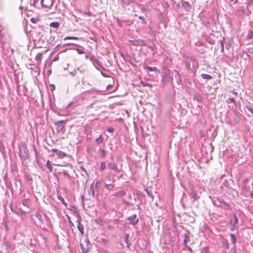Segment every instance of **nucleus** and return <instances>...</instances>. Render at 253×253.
<instances>
[{
    "label": "nucleus",
    "mask_w": 253,
    "mask_h": 253,
    "mask_svg": "<svg viewBox=\"0 0 253 253\" xmlns=\"http://www.w3.org/2000/svg\"><path fill=\"white\" fill-rule=\"evenodd\" d=\"M130 42L133 45L139 46L138 40H131Z\"/></svg>",
    "instance_id": "obj_33"
},
{
    "label": "nucleus",
    "mask_w": 253,
    "mask_h": 253,
    "mask_svg": "<svg viewBox=\"0 0 253 253\" xmlns=\"http://www.w3.org/2000/svg\"><path fill=\"white\" fill-rule=\"evenodd\" d=\"M184 62L185 63V67L187 70L195 74V72L194 70H193L194 68L193 67H191L190 62L189 60H185Z\"/></svg>",
    "instance_id": "obj_10"
},
{
    "label": "nucleus",
    "mask_w": 253,
    "mask_h": 253,
    "mask_svg": "<svg viewBox=\"0 0 253 253\" xmlns=\"http://www.w3.org/2000/svg\"><path fill=\"white\" fill-rule=\"evenodd\" d=\"M35 216L36 217L38 220V223L39 224V225L41 226L42 225H43L44 223V220L42 217V216L39 213L37 212L35 214Z\"/></svg>",
    "instance_id": "obj_9"
},
{
    "label": "nucleus",
    "mask_w": 253,
    "mask_h": 253,
    "mask_svg": "<svg viewBox=\"0 0 253 253\" xmlns=\"http://www.w3.org/2000/svg\"><path fill=\"white\" fill-rule=\"evenodd\" d=\"M129 234H126L125 237V242L127 245V247L128 248H129V244L128 243V239H129Z\"/></svg>",
    "instance_id": "obj_25"
},
{
    "label": "nucleus",
    "mask_w": 253,
    "mask_h": 253,
    "mask_svg": "<svg viewBox=\"0 0 253 253\" xmlns=\"http://www.w3.org/2000/svg\"><path fill=\"white\" fill-rule=\"evenodd\" d=\"M140 84L143 86H148V87H153V85L152 84L148 83L146 81H141L140 82Z\"/></svg>",
    "instance_id": "obj_22"
},
{
    "label": "nucleus",
    "mask_w": 253,
    "mask_h": 253,
    "mask_svg": "<svg viewBox=\"0 0 253 253\" xmlns=\"http://www.w3.org/2000/svg\"><path fill=\"white\" fill-rule=\"evenodd\" d=\"M58 59H59V56H58V55H57L54 57V58L53 59V61H57Z\"/></svg>",
    "instance_id": "obj_60"
},
{
    "label": "nucleus",
    "mask_w": 253,
    "mask_h": 253,
    "mask_svg": "<svg viewBox=\"0 0 253 253\" xmlns=\"http://www.w3.org/2000/svg\"><path fill=\"white\" fill-rule=\"evenodd\" d=\"M148 48L150 49L152 51H153L155 49V46L154 45H149V46H148Z\"/></svg>",
    "instance_id": "obj_57"
},
{
    "label": "nucleus",
    "mask_w": 253,
    "mask_h": 253,
    "mask_svg": "<svg viewBox=\"0 0 253 253\" xmlns=\"http://www.w3.org/2000/svg\"><path fill=\"white\" fill-rule=\"evenodd\" d=\"M194 97L198 102H201L203 100V97L197 93L195 94Z\"/></svg>",
    "instance_id": "obj_24"
},
{
    "label": "nucleus",
    "mask_w": 253,
    "mask_h": 253,
    "mask_svg": "<svg viewBox=\"0 0 253 253\" xmlns=\"http://www.w3.org/2000/svg\"><path fill=\"white\" fill-rule=\"evenodd\" d=\"M253 37V32L252 31H250L247 35L248 39H251Z\"/></svg>",
    "instance_id": "obj_42"
},
{
    "label": "nucleus",
    "mask_w": 253,
    "mask_h": 253,
    "mask_svg": "<svg viewBox=\"0 0 253 253\" xmlns=\"http://www.w3.org/2000/svg\"><path fill=\"white\" fill-rule=\"evenodd\" d=\"M218 42L220 43V46L221 48V52H223L224 51V42L223 40H219Z\"/></svg>",
    "instance_id": "obj_31"
},
{
    "label": "nucleus",
    "mask_w": 253,
    "mask_h": 253,
    "mask_svg": "<svg viewBox=\"0 0 253 253\" xmlns=\"http://www.w3.org/2000/svg\"><path fill=\"white\" fill-rule=\"evenodd\" d=\"M146 192H147V194H148V196H149V197H150L151 198H153V196L152 195V194H150V193H149V192L148 190H146Z\"/></svg>",
    "instance_id": "obj_63"
},
{
    "label": "nucleus",
    "mask_w": 253,
    "mask_h": 253,
    "mask_svg": "<svg viewBox=\"0 0 253 253\" xmlns=\"http://www.w3.org/2000/svg\"><path fill=\"white\" fill-rule=\"evenodd\" d=\"M5 151V148L2 142L0 140V152L3 153Z\"/></svg>",
    "instance_id": "obj_34"
},
{
    "label": "nucleus",
    "mask_w": 253,
    "mask_h": 253,
    "mask_svg": "<svg viewBox=\"0 0 253 253\" xmlns=\"http://www.w3.org/2000/svg\"><path fill=\"white\" fill-rule=\"evenodd\" d=\"M84 14L87 15L88 16H90L92 15L91 12L90 11H85L84 12Z\"/></svg>",
    "instance_id": "obj_55"
},
{
    "label": "nucleus",
    "mask_w": 253,
    "mask_h": 253,
    "mask_svg": "<svg viewBox=\"0 0 253 253\" xmlns=\"http://www.w3.org/2000/svg\"><path fill=\"white\" fill-rule=\"evenodd\" d=\"M134 0H127V4H130V3H134Z\"/></svg>",
    "instance_id": "obj_62"
},
{
    "label": "nucleus",
    "mask_w": 253,
    "mask_h": 253,
    "mask_svg": "<svg viewBox=\"0 0 253 253\" xmlns=\"http://www.w3.org/2000/svg\"><path fill=\"white\" fill-rule=\"evenodd\" d=\"M19 156L21 160H26L29 158L30 155L27 147L22 146L19 149Z\"/></svg>",
    "instance_id": "obj_1"
},
{
    "label": "nucleus",
    "mask_w": 253,
    "mask_h": 253,
    "mask_svg": "<svg viewBox=\"0 0 253 253\" xmlns=\"http://www.w3.org/2000/svg\"><path fill=\"white\" fill-rule=\"evenodd\" d=\"M64 121H59L54 122V125L56 126V130L57 131H60L64 127Z\"/></svg>",
    "instance_id": "obj_7"
},
{
    "label": "nucleus",
    "mask_w": 253,
    "mask_h": 253,
    "mask_svg": "<svg viewBox=\"0 0 253 253\" xmlns=\"http://www.w3.org/2000/svg\"><path fill=\"white\" fill-rule=\"evenodd\" d=\"M58 199L62 202L63 204L64 205H67V204L65 203L63 198L61 195H58Z\"/></svg>",
    "instance_id": "obj_40"
},
{
    "label": "nucleus",
    "mask_w": 253,
    "mask_h": 253,
    "mask_svg": "<svg viewBox=\"0 0 253 253\" xmlns=\"http://www.w3.org/2000/svg\"><path fill=\"white\" fill-rule=\"evenodd\" d=\"M81 250H82L83 253H88V250L87 249H86L82 245H81Z\"/></svg>",
    "instance_id": "obj_44"
},
{
    "label": "nucleus",
    "mask_w": 253,
    "mask_h": 253,
    "mask_svg": "<svg viewBox=\"0 0 253 253\" xmlns=\"http://www.w3.org/2000/svg\"><path fill=\"white\" fill-rule=\"evenodd\" d=\"M230 237L232 244H233V245H235L236 243V237L235 235L232 233H230Z\"/></svg>",
    "instance_id": "obj_21"
},
{
    "label": "nucleus",
    "mask_w": 253,
    "mask_h": 253,
    "mask_svg": "<svg viewBox=\"0 0 253 253\" xmlns=\"http://www.w3.org/2000/svg\"><path fill=\"white\" fill-rule=\"evenodd\" d=\"M223 244L225 246L227 249H229V244L228 243V241L227 240L223 239Z\"/></svg>",
    "instance_id": "obj_48"
},
{
    "label": "nucleus",
    "mask_w": 253,
    "mask_h": 253,
    "mask_svg": "<svg viewBox=\"0 0 253 253\" xmlns=\"http://www.w3.org/2000/svg\"><path fill=\"white\" fill-rule=\"evenodd\" d=\"M42 53L41 52L38 53L35 57V60L39 62H41L42 58Z\"/></svg>",
    "instance_id": "obj_17"
},
{
    "label": "nucleus",
    "mask_w": 253,
    "mask_h": 253,
    "mask_svg": "<svg viewBox=\"0 0 253 253\" xmlns=\"http://www.w3.org/2000/svg\"><path fill=\"white\" fill-rule=\"evenodd\" d=\"M89 192V193L91 194L92 196L93 197H94V189L93 188V184H92L91 185V186H90Z\"/></svg>",
    "instance_id": "obj_38"
},
{
    "label": "nucleus",
    "mask_w": 253,
    "mask_h": 253,
    "mask_svg": "<svg viewBox=\"0 0 253 253\" xmlns=\"http://www.w3.org/2000/svg\"><path fill=\"white\" fill-rule=\"evenodd\" d=\"M231 251L233 252V253H236V248L235 245H233V247L231 248Z\"/></svg>",
    "instance_id": "obj_53"
},
{
    "label": "nucleus",
    "mask_w": 253,
    "mask_h": 253,
    "mask_svg": "<svg viewBox=\"0 0 253 253\" xmlns=\"http://www.w3.org/2000/svg\"><path fill=\"white\" fill-rule=\"evenodd\" d=\"M46 167L49 169L50 171H52V166L51 165L50 162V161L49 160H48L46 162Z\"/></svg>",
    "instance_id": "obj_35"
},
{
    "label": "nucleus",
    "mask_w": 253,
    "mask_h": 253,
    "mask_svg": "<svg viewBox=\"0 0 253 253\" xmlns=\"http://www.w3.org/2000/svg\"><path fill=\"white\" fill-rule=\"evenodd\" d=\"M59 25L60 23L58 22H52L50 24V26L55 29H58Z\"/></svg>",
    "instance_id": "obj_18"
},
{
    "label": "nucleus",
    "mask_w": 253,
    "mask_h": 253,
    "mask_svg": "<svg viewBox=\"0 0 253 253\" xmlns=\"http://www.w3.org/2000/svg\"><path fill=\"white\" fill-rule=\"evenodd\" d=\"M15 213L16 212L14 211ZM16 213L18 215H23L26 214V211L22 210L21 209H18V211H17Z\"/></svg>",
    "instance_id": "obj_30"
},
{
    "label": "nucleus",
    "mask_w": 253,
    "mask_h": 253,
    "mask_svg": "<svg viewBox=\"0 0 253 253\" xmlns=\"http://www.w3.org/2000/svg\"><path fill=\"white\" fill-rule=\"evenodd\" d=\"M245 108L247 109L252 115H253V104L250 102H248L246 104Z\"/></svg>",
    "instance_id": "obj_13"
},
{
    "label": "nucleus",
    "mask_w": 253,
    "mask_h": 253,
    "mask_svg": "<svg viewBox=\"0 0 253 253\" xmlns=\"http://www.w3.org/2000/svg\"><path fill=\"white\" fill-rule=\"evenodd\" d=\"M80 46L81 47V46ZM76 50H77V52L78 53V54H82L84 53V51L83 48L82 47L81 48H77Z\"/></svg>",
    "instance_id": "obj_43"
},
{
    "label": "nucleus",
    "mask_w": 253,
    "mask_h": 253,
    "mask_svg": "<svg viewBox=\"0 0 253 253\" xmlns=\"http://www.w3.org/2000/svg\"><path fill=\"white\" fill-rule=\"evenodd\" d=\"M51 151L55 153L59 159H63L67 156L65 153L57 149H52Z\"/></svg>",
    "instance_id": "obj_3"
},
{
    "label": "nucleus",
    "mask_w": 253,
    "mask_h": 253,
    "mask_svg": "<svg viewBox=\"0 0 253 253\" xmlns=\"http://www.w3.org/2000/svg\"><path fill=\"white\" fill-rule=\"evenodd\" d=\"M40 3L42 7L49 8L52 6L53 0H41Z\"/></svg>",
    "instance_id": "obj_6"
},
{
    "label": "nucleus",
    "mask_w": 253,
    "mask_h": 253,
    "mask_svg": "<svg viewBox=\"0 0 253 253\" xmlns=\"http://www.w3.org/2000/svg\"><path fill=\"white\" fill-rule=\"evenodd\" d=\"M79 38L78 37H66L64 39V40H78Z\"/></svg>",
    "instance_id": "obj_41"
},
{
    "label": "nucleus",
    "mask_w": 253,
    "mask_h": 253,
    "mask_svg": "<svg viewBox=\"0 0 253 253\" xmlns=\"http://www.w3.org/2000/svg\"><path fill=\"white\" fill-rule=\"evenodd\" d=\"M184 236H185V239H184V244H186V243H187V241H188V240L189 241V239H188V238L187 237H186V235H185V234H184Z\"/></svg>",
    "instance_id": "obj_58"
},
{
    "label": "nucleus",
    "mask_w": 253,
    "mask_h": 253,
    "mask_svg": "<svg viewBox=\"0 0 253 253\" xmlns=\"http://www.w3.org/2000/svg\"><path fill=\"white\" fill-rule=\"evenodd\" d=\"M106 164L104 162H102L100 164V170L103 171L106 169Z\"/></svg>",
    "instance_id": "obj_32"
},
{
    "label": "nucleus",
    "mask_w": 253,
    "mask_h": 253,
    "mask_svg": "<svg viewBox=\"0 0 253 253\" xmlns=\"http://www.w3.org/2000/svg\"><path fill=\"white\" fill-rule=\"evenodd\" d=\"M51 74V69H49L47 70V74L48 76H49Z\"/></svg>",
    "instance_id": "obj_61"
},
{
    "label": "nucleus",
    "mask_w": 253,
    "mask_h": 253,
    "mask_svg": "<svg viewBox=\"0 0 253 253\" xmlns=\"http://www.w3.org/2000/svg\"><path fill=\"white\" fill-rule=\"evenodd\" d=\"M218 201L220 203V205H219L218 206L222 208L225 210L229 209V206L226 202L223 201L222 200H218Z\"/></svg>",
    "instance_id": "obj_11"
},
{
    "label": "nucleus",
    "mask_w": 253,
    "mask_h": 253,
    "mask_svg": "<svg viewBox=\"0 0 253 253\" xmlns=\"http://www.w3.org/2000/svg\"><path fill=\"white\" fill-rule=\"evenodd\" d=\"M226 102L228 104H230L231 103H234V104H236V102L234 100L233 98H230L226 100Z\"/></svg>",
    "instance_id": "obj_39"
},
{
    "label": "nucleus",
    "mask_w": 253,
    "mask_h": 253,
    "mask_svg": "<svg viewBox=\"0 0 253 253\" xmlns=\"http://www.w3.org/2000/svg\"><path fill=\"white\" fill-rule=\"evenodd\" d=\"M190 195L191 198L192 199H193L194 201H195L198 198H199V197L198 196L197 193L195 191L192 192L190 194Z\"/></svg>",
    "instance_id": "obj_19"
},
{
    "label": "nucleus",
    "mask_w": 253,
    "mask_h": 253,
    "mask_svg": "<svg viewBox=\"0 0 253 253\" xmlns=\"http://www.w3.org/2000/svg\"><path fill=\"white\" fill-rule=\"evenodd\" d=\"M105 187L107 190L111 191L112 190L114 187V185L112 184H105Z\"/></svg>",
    "instance_id": "obj_23"
},
{
    "label": "nucleus",
    "mask_w": 253,
    "mask_h": 253,
    "mask_svg": "<svg viewBox=\"0 0 253 253\" xmlns=\"http://www.w3.org/2000/svg\"><path fill=\"white\" fill-rule=\"evenodd\" d=\"M81 216L79 215H77V219L76 222L78 223L77 228L81 234L83 235L84 234V225L81 223Z\"/></svg>",
    "instance_id": "obj_5"
},
{
    "label": "nucleus",
    "mask_w": 253,
    "mask_h": 253,
    "mask_svg": "<svg viewBox=\"0 0 253 253\" xmlns=\"http://www.w3.org/2000/svg\"><path fill=\"white\" fill-rule=\"evenodd\" d=\"M125 195H126V192L124 190L119 191V192H117L113 194L114 196H115L116 197H121Z\"/></svg>",
    "instance_id": "obj_16"
},
{
    "label": "nucleus",
    "mask_w": 253,
    "mask_h": 253,
    "mask_svg": "<svg viewBox=\"0 0 253 253\" xmlns=\"http://www.w3.org/2000/svg\"><path fill=\"white\" fill-rule=\"evenodd\" d=\"M236 225H235L231 224V227L230 230L231 231H234L236 228Z\"/></svg>",
    "instance_id": "obj_59"
},
{
    "label": "nucleus",
    "mask_w": 253,
    "mask_h": 253,
    "mask_svg": "<svg viewBox=\"0 0 253 253\" xmlns=\"http://www.w3.org/2000/svg\"><path fill=\"white\" fill-rule=\"evenodd\" d=\"M70 75H71L73 76H75L77 75V72L76 70H74L73 72H70Z\"/></svg>",
    "instance_id": "obj_54"
},
{
    "label": "nucleus",
    "mask_w": 253,
    "mask_h": 253,
    "mask_svg": "<svg viewBox=\"0 0 253 253\" xmlns=\"http://www.w3.org/2000/svg\"><path fill=\"white\" fill-rule=\"evenodd\" d=\"M138 18L141 20L142 21V23L143 24H144L145 25H146L147 24V22L145 20V18L144 17L142 16H138Z\"/></svg>",
    "instance_id": "obj_36"
},
{
    "label": "nucleus",
    "mask_w": 253,
    "mask_h": 253,
    "mask_svg": "<svg viewBox=\"0 0 253 253\" xmlns=\"http://www.w3.org/2000/svg\"><path fill=\"white\" fill-rule=\"evenodd\" d=\"M139 46V45H146L145 41L143 40H138Z\"/></svg>",
    "instance_id": "obj_45"
},
{
    "label": "nucleus",
    "mask_w": 253,
    "mask_h": 253,
    "mask_svg": "<svg viewBox=\"0 0 253 253\" xmlns=\"http://www.w3.org/2000/svg\"><path fill=\"white\" fill-rule=\"evenodd\" d=\"M107 130L108 132H112L114 131V129L113 127H108L107 129Z\"/></svg>",
    "instance_id": "obj_51"
},
{
    "label": "nucleus",
    "mask_w": 253,
    "mask_h": 253,
    "mask_svg": "<svg viewBox=\"0 0 253 253\" xmlns=\"http://www.w3.org/2000/svg\"><path fill=\"white\" fill-rule=\"evenodd\" d=\"M40 0H30V3L34 6H37Z\"/></svg>",
    "instance_id": "obj_27"
},
{
    "label": "nucleus",
    "mask_w": 253,
    "mask_h": 253,
    "mask_svg": "<svg viewBox=\"0 0 253 253\" xmlns=\"http://www.w3.org/2000/svg\"><path fill=\"white\" fill-rule=\"evenodd\" d=\"M22 204L24 206L26 207L29 208V206L31 204V202L29 200V197H28L27 198H24L22 201Z\"/></svg>",
    "instance_id": "obj_14"
},
{
    "label": "nucleus",
    "mask_w": 253,
    "mask_h": 253,
    "mask_svg": "<svg viewBox=\"0 0 253 253\" xmlns=\"http://www.w3.org/2000/svg\"><path fill=\"white\" fill-rule=\"evenodd\" d=\"M103 138L102 135H100L99 137L95 139V142L98 144H99L103 142Z\"/></svg>",
    "instance_id": "obj_26"
},
{
    "label": "nucleus",
    "mask_w": 253,
    "mask_h": 253,
    "mask_svg": "<svg viewBox=\"0 0 253 253\" xmlns=\"http://www.w3.org/2000/svg\"><path fill=\"white\" fill-rule=\"evenodd\" d=\"M51 64L52 62L51 61H46L44 65V68H49L51 66Z\"/></svg>",
    "instance_id": "obj_47"
},
{
    "label": "nucleus",
    "mask_w": 253,
    "mask_h": 253,
    "mask_svg": "<svg viewBox=\"0 0 253 253\" xmlns=\"http://www.w3.org/2000/svg\"><path fill=\"white\" fill-rule=\"evenodd\" d=\"M186 58L188 59L187 60H190L192 62V67L196 70L199 67V64L197 59L194 56H186Z\"/></svg>",
    "instance_id": "obj_2"
},
{
    "label": "nucleus",
    "mask_w": 253,
    "mask_h": 253,
    "mask_svg": "<svg viewBox=\"0 0 253 253\" xmlns=\"http://www.w3.org/2000/svg\"><path fill=\"white\" fill-rule=\"evenodd\" d=\"M127 220L129 221V223L132 225H135L137 224L139 219L137 217L136 214H134L127 218Z\"/></svg>",
    "instance_id": "obj_4"
},
{
    "label": "nucleus",
    "mask_w": 253,
    "mask_h": 253,
    "mask_svg": "<svg viewBox=\"0 0 253 253\" xmlns=\"http://www.w3.org/2000/svg\"><path fill=\"white\" fill-rule=\"evenodd\" d=\"M3 244L6 247V249L13 250L14 248V246L8 241H4Z\"/></svg>",
    "instance_id": "obj_12"
},
{
    "label": "nucleus",
    "mask_w": 253,
    "mask_h": 253,
    "mask_svg": "<svg viewBox=\"0 0 253 253\" xmlns=\"http://www.w3.org/2000/svg\"><path fill=\"white\" fill-rule=\"evenodd\" d=\"M20 196L23 197V198H27L28 197H27L26 196V194L25 193V192L23 191H21L20 192Z\"/></svg>",
    "instance_id": "obj_49"
},
{
    "label": "nucleus",
    "mask_w": 253,
    "mask_h": 253,
    "mask_svg": "<svg viewBox=\"0 0 253 253\" xmlns=\"http://www.w3.org/2000/svg\"><path fill=\"white\" fill-rule=\"evenodd\" d=\"M30 21H31V22L32 23L35 24L38 21H40V19L39 18H34V17H32V18H31Z\"/></svg>",
    "instance_id": "obj_37"
},
{
    "label": "nucleus",
    "mask_w": 253,
    "mask_h": 253,
    "mask_svg": "<svg viewBox=\"0 0 253 253\" xmlns=\"http://www.w3.org/2000/svg\"><path fill=\"white\" fill-rule=\"evenodd\" d=\"M108 167L110 169L114 170L116 172H120V169L118 168L117 166L114 163H110L108 164Z\"/></svg>",
    "instance_id": "obj_15"
},
{
    "label": "nucleus",
    "mask_w": 253,
    "mask_h": 253,
    "mask_svg": "<svg viewBox=\"0 0 253 253\" xmlns=\"http://www.w3.org/2000/svg\"><path fill=\"white\" fill-rule=\"evenodd\" d=\"M203 250L205 253H208V248H203Z\"/></svg>",
    "instance_id": "obj_64"
},
{
    "label": "nucleus",
    "mask_w": 253,
    "mask_h": 253,
    "mask_svg": "<svg viewBox=\"0 0 253 253\" xmlns=\"http://www.w3.org/2000/svg\"><path fill=\"white\" fill-rule=\"evenodd\" d=\"M100 151L101 152V157H104L105 155V151L103 149H100Z\"/></svg>",
    "instance_id": "obj_50"
},
{
    "label": "nucleus",
    "mask_w": 253,
    "mask_h": 253,
    "mask_svg": "<svg viewBox=\"0 0 253 253\" xmlns=\"http://www.w3.org/2000/svg\"><path fill=\"white\" fill-rule=\"evenodd\" d=\"M233 217H234V220L231 222V224H234V225H237V224L238 222V217H237L236 215H235V214H234L233 215Z\"/></svg>",
    "instance_id": "obj_28"
},
{
    "label": "nucleus",
    "mask_w": 253,
    "mask_h": 253,
    "mask_svg": "<svg viewBox=\"0 0 253 253\" xmlns=\"http://www.w3.org/2000/svg\"><path fill=\"white\" fill-rule=\"evenodd\" d=\"M107 228L109 230H113L114 229V227L112 225H108Z\"/></svg>",
    "instance_id": "obj_52"
},
{
    "label": "nucleus",
    "mask_w": 253,
    "mask_h": 253,
    "mask_svg": "<svg viewBox=\"0 0 253 253\" xmlns=\"http://www.w3.org/2000/svg\"><path fill=\"white\" fill-rule=\"evenodd\" d=\"M68 218L69 226L70 227L74 226V223L72 222V221L71 220L70 217L69 216H68Z\"/></svg>",
    "instance_id": "obj_46"
},
{
    "label": "nucleus",
    "mask_w": 253,
    "mask_h": 253,
    "mask_svg": "<svg viewBox=\"0 0 253 253\" xmlns=\"http://www.w3.org/2000/svg\"><path fill=\"white\" fill-rule=\"evenodd\" d=\"M253 0H249V1L247 2V6H249L250 5H253Z\"/></svg>",
    "instance_id": "obj_56"
},
{
    "label": "nucleus",
    "mask_w": 253,
    "mask_h": 253,
    "mask_svg": "<svg viewBox=\"0 0 253 253\" xmlns=\"http://www.w3.org/2000/svg\"><path fill=\"white\" fill-rule=\"evenodd\" d=\"M246 13V11L245 8L243 6L239 7L235 11V14L238 16L240 17Z\"/></svg>",
    "instance_id": "obj_8"
},
{
    "label": "nucleus",
    "mask_w": 253,
    "mask_h": 253,
    "mask_svg": "<svg viewBox=\"0 0 253 253\" xmlns=\"http://www.w3.org/2000/svg\"><path fill=\"white\" fill-rule=\"evenodd\" d=\"M201 77L203 79H206V80H210L212 78L211 76L210 75H209V74H202L201 75Z\"/></svg>",
    "instance_id": "obj_20"
},
{
    "label": "nucleus",
    "mask_w": 253,
    "mask_h": 253,
    "mask_svg": "<svg viewBox=\"0 0 253 253\" xmlns=\"http://www.w3.org/2000/svg\"><path fill=\"white\" fill-rule=\"evenodd\" d=\"M145 69H147L150 72L157 71V68L156 67H153L146 66V67H145Z\"/></svg>",
    "instance_id": "obj_29"
}]
</instances>
